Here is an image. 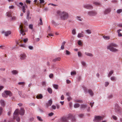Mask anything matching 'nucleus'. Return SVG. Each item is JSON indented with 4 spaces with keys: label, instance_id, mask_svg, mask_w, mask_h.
Returning a JSON list of instances; mask_svg holds the SVG:
<instances>
[{
    "label": "nucleus",
    "instance_id": "4c0bfd02",
    "mask_svg": "<svg viewBox=\"0 0 122 122\" xmlns=\"http://www.w3.org/2000/svg\"><path fill=\"white\" fill-rule=\"evenodd\" d=\"M86 105L84 104H81V108H84L86 107Z\"/></svg>",
    "mask_w": 122,
    "mask_h": 122
},
{
    "label": "nucleus",
    "instance_id": "dca6fc26",
    "mask_svg": "<svg viewBox=\"0 0 122 122\" xmlns=\"http://www.w3.org/2000/svg\"><path fill=\"white\" fill-rule=\"evenodd\" d=\"M42 95L41 94H38L36 96V98L37 99H41L43 97Z\"/></svg>",
    "mask_w": 122,
    "mask_h": 122
},
{
    "label": "nucleus",
    "instance_id": "9b49d317",
    "mask_svg": "<svg viewBox=\"0 0 122 122\" xmlns=\"http://www.w3.org/2000/svg\"><path fill=\"white\" fill-rule=\"evenodd\" d=\"M26 54L23 53L20 55V59L21 60H24L26 58Z\"/></svg>",
    "mask_w": 122,
    "mask_h": 122
},
{
    "label": "nucleus",
    "instance_id": "f257e3e1",
    "mask_svg": "<svg viewBox=\"0 0 122 122\" xmlns=\"http://www.w3.org/2000/svg\"><path fill=\"white\" fill-rule=\"evenodd\" d=\"M57 13L59 15H60V18L61 20H65L68 18L69 15L67 12L64 11L62 12L58 10Z\"/></svg>",
    "mask_w": 122,
    "mask_h": 122
},
{
    "label": "nucleus",
    "instance_id": "39448f33",
    "mask_svg": "<svg viewBox=\"0 0 122 122\" xmlns=\"http://www.w3.org/2000/svg\"><path fill=\"white\" fill-rule=\"evenodd\" d=\"M19 110L16 109L13 115L14 119H16L17 121L19 122L20 121V119L18 116L19 115Z\"/></svg>",
    "mask_w": 122,
    "mask_h": 122
},
{
    "label": "nucleus",
    "instance_id": "0eeeda50",
    "mask_svg": "<svg viewBox=\"0 0 122 122\" xmlns=\"http://www.w3.org/2000/svg\"><path fill=\"white\" fill-rule=\"evenodd\" d=\"M115 110L116 112L118 114H121L122 112L121 108L117 104H115Z\"/></svg>",
    "mask_w": 122,
    "mask_h": 122
},
{
    "label": "nucleus",
    "instance_id": "774afa93",
    "mask_svg": "<svg viewBox=\"0 0 122 122\" xmlns=\"http://www.w3.org/2000/svg\"><path fill=\"white\" fill-rule=\"evenodd\" d=\"M42 85L44 86H46V83L45 82H43L42 83Z\"/></svg>",
    "mask_w": 122,
    "mask_h": 122
},
{
    "label": "nucleus",
    "instance_id": "680f3d73",
    "mask_svg": "<svg viewBox=\"0 0 122 122\" xmlns=\"http://www.w3.org/2000/svg\"><path fill=\"white\" fill-rule=\"evenodd\" d=\"M112 97H113V96L112 95H109L108 97L109 98H112Z\"/></svg>",
    "mask_w": 122,
    "mask_h": 122
},
{
    "label": "nucleus",
    "instance_id": "20e7f679",
    "mask_svg": "<svg viewBox=\"0 0 122 122\" xmlns=\"http://www.w3.org/2000/svg\"><path fill=\"white\" fill-rule=\"evenodd\" d=\"M13 95V94L10 91L8 90L5 91L2 94V96L5 98H7L9 96L10 97H11Z\"/></svg>",
    "mask_w": 122,
    "mask_h": 122
},
{
    "label": "nucleus",
    "instance_id": "603ef678",
    "mask_svg": "<svg viewBox=\"0 0 122 122\" xmlns=\"http://www.w3.org/2000/svg\"><path fill=\"white\" fill-rule=\"evenodd\" d=\"M82 65L84 66H86V64L85 62L84 61H82L81 62Z\"/></svg>",
    "mask_w": 122,
    "mask_h": 122
},
{
    "label": "nucleus",
    "instance_id": "423d86ee",
    "mask_svg": "<svg viewBox=\"0 0 122 122\" xmlns=\"http://www.w3.org/2000/svg\"><path fill=\"white\" fill-rule=\"evenodd\" d=\"M20 32L22 35H24L25 34V33H23L27 31V29L26 28V27L24 26L23 27L22 25H20Z\"/></svg>",
    "mask_w": 122,
    "mask_h": 122
},
{
    "label": "nucleus",
    "instance_id": "f8f14e48",
    "mask_svg": "<svg viewBox=\"0 0 122 122\" xmlns=\"http://www.w3.org/2000/svg\"><path fill=\"white\" fill-rule=\"evenodd\" d=\"M19 114L21 115H23L25 113V110L24 108H21L19 112Z\"/></svg>",
    "mask_w": 122,
    "mask_h": 122
},
{
    "label": "nucleus",
    "instance_id": "bb28decb",
    "mask_svg": "<svg viewBox=\"0 0 122 122\" xmlns=\"http://www.w3.org/2000/svg\"><path fill=\"white\" fill-rule=\"evenodd\" d=\"M47 91L50 93L51 94L52 93V90L49 87L48 88Z\"/></svg>",
    "mask_w": 122,
    "mask_h": 122
},
{
    "label": "nucleus",
    "instance_id": "c9c22d12",
    "mask_svg": "<svg viewBox=\"0 0 122 122\" xmlns=\"http://www.w3.org/2000/svg\"><path fill=\"white\" fill-rule=\"evenodd\" d=\"M103 37L106 40H109L110 38V36H103Z\"/></svg>",
    "mask_w": 122,
    "mask_h": 122
},
{
    "label": "nucleus",
    "instance_id": "72a5a7b5",
    "mask_svg": "<svg viewBox=\"0 0 122 122\" xmlns=\"http://www.w3.org/2000/svg\"><path fill=\"white\" fill-rule=\"evenodd\" d=\"M114 72V71L113 70L111 71H110L109 73L108 74V76L110 77Z\"/></svg>",
    "mask_w": 122,
    "mask_h": 122
},
{
    "label": "nucleus",
    "instance_id": "aec40b11",
    "mask_svg": "<svg viewBox=\"0 0 122 122\" xmlns=\"http://www.w3.org/2000/svg\"><path fill=\"white\" fill-rule=\"evenodd\" d=\"M30 12L29 11H28L27 12V19L29 20L31 19V17L30 16Z\"/></svg>",
    "mask_w": 122,
    "mask_h": 122
},
{
    "label": "nucleus",
    "instance_id": "052dcab7",
    "mask_svg": "<svg viewBox=\"0 0 122 122\" xmlns=\"http://www.w3.org/2000/svg\"><path fill=\"white\" fill-rule=\"evenodd\" d=\"M109 84V83L108 82H106L105 83V86H107Z\"/></svg>",
    "mask_w": 122,
    "mask_h": 122
},
{
    "label": "nucleus",
    "instance_id": "ddd939ff",
    "mask_svg": "<svg viewBox=\"0 0 122 122\" xmlns=\"http://www.w3.org/2000/svg\"><path fill=\"white\" fill-rule=\"evenodd\" d=\"M84 7L87 9H91L93 8L92 6L89 5H85L84 6Z\"/></svg>",
    "mask_w": 122,
    "mask_h": 122
},
{
    "label": "nucleus",
    "instance_id": "4468645a",
    "mask_svg": "<svg viewBox=\"0 0 122 122\" xmlns=\"http://www.w3.org/2000/svg\"><path fill=\"white\" fill-rule=\"evenodd\" d=\"M52 101L51 99H50L48 103L46 104V107H48L49 106H51L52 104Z\"/></svg>",
    "mask_w": 122,
    "mask_h": 122
},
{
    "label": "nucleus",
    "instance_id": "4be33fe9",
    "mask_svg": "<svg viewBox=\"0 0 122 122\" xmlns=\"http://www.w3.org/2000/svg\"><path fill=\"white\" fill-rule=\"evenodd\" d=\"M0 102L2 106L4 107L5 106V103L4 100H0Z\"/></svg>",
    "mask_w": 122,
    "mask_h": 122
},
{
    "label": "nucleus",
    "instance_id": "c03bdc74",
    "mask_svg": "<svg viewBox=\"0 0 122 122\" xmlns=\"http://www.w3.org/2000/svg\"><path fill=\"white\" fill-rule=\"evenodd\" d=\"M112 118L115 120H116L117 119V117L115 115L112 116Z\"/></svg>",
    "mask_w": 122,
    "mask_h": 122
},
{
    "label": "nucleus",
    "instance_id": "b1692460",
    "mask_svg": "<svg viewBox=\"0 0 122 122\" xmlns=\"http://www.w3.org/2000/svg\"><path fill=\"white\" fill-rule=\"evenodd\" d=\"M85 54L86 55L92 57L93 56V55L90 53L86 52H85Z\"/></svg>",
    "mask_w": 122,
    "mask_h": 122
},
{
    "label": "nucleus",
    "instance_id": "e433bc0d",
    "mask_svg": "<svg viewBox=\"0 0 122 122\" xmlns=\"http://www.w3.org/2000/svg\"><path fill=\"white\" fill-rule=\"evenodd\" d=\"M77 43L78 45L80 46H82L83 45L82 42L81 40H78Z\"/></svg>",
    "mask_w": 122,
    "mask_h": 122
},
{
    "label": "nucleus",
    "instance_id": "2f4dec72",
    "mask_svg": "<svg viewBox=\"0 0 122 122\" xmlns=\"http://www.w3.org/2000/svg\"><path fill=\"white\" fill-rule=\"evenodd\" d=\"M88 92L91 96H93V93L92 90L90 89L89 90Z\"/></svg>",
    "mask_w": 122,
    "mask_h": 122
},
{
    "label": "nucleus",
    "instance_id": "1a4fd4ad",
    "mask_svg": "<svg viewBox=\"0 0 122 122\" xmlns=\"http://www.w3.org/2000/svg\"><path fill=\"white\" fill-rule=\"evenodd\" d=\"M111 10V9L110 8H107L104 11L103 13L105 15L108 14L110 13Z\"/></svg>",
    "mask_w": 122,
    "mask_h": 122
},
{
    "label": "nucleus",
    "instance_id": "13d9d810",
    "mask_svg": "<svg viewBox=\"0 0 122 122\" xmlns=\"http://www.w3.org/2000/svg\"><path fill=\"white\" fill-rule=\"evenodd\" d=\"M40 0V3L41 4L43 3L44 2V0Z\"/></svg>",
    "mask_w": 122,
    "mask_h": 122
},
{
    "label": "nucleus",
    "instance_id": "bf43d9fd",
    "mask_svg": "<svg viewBox=\"0 0 122 122\" xmlns=\"http://www.w3.org/2000/svg\"><path fill=\"white\" fill-rule=\"evenodd\" d=\"M53 74H51L49 75V77L50 78H52L53 76Z\"/></svg>",
    "mask_w": 122,
    "mask_h": 122
},
{
    "label": "nucleus",
    "instance_id": "e2e57ef3",
    "mask_svg": "<svg viewBox=\"0 0 122 122\" xmlns=\"http://www.w3.org/2000/svg\"><path fill=\"white\" fill-rule=\"evenodd\" d=\"M29 48L30 50H32L33 49V47L32 46H29L28 47Z\"/></svg>",
    "mask_w": 122,
    "mask_h": 122
},
{
    "label": "nucleus",
    "instance_id": "f3484780",
    "mask_svg": "<svg viewBox=\"0 0 122 122\" xmlns=\"http://www.w3.org/2000/svg\"><path fill=\"white\" fill-rule=\"evenodd\" d=\"M72 115V117H70L69 118V119H71V120L72 122H75L76 121V119L75 118V116H73L72 114H71Z\"/></svg>",
    "mask_w": 122,
    "mask_h": 122
},
{
    "label": "nucleus",
    "instance_id": "8fccbe9b",
    "mask_svg": "<svg viewBox=\"0 0 122 122\" xmlns=\"http://www.w3.org/2000/svg\"><path fill=\"white\" fill-rule=\"evenodd\" d=\"M78 56L79 57H81L82 56V54L80 51H78Z\"/></svg>",
    "mask_w": 122,
    "mask_h": 122
},
{
    "label": "nucleus",
    "instance_id": "7c9ffc66",
    "mask_svg": "<svg viewBox=\"0 0 122 122\" xmlns=\"http://www.w3.org/2000/svg\"><path fill=\"white\" fill-rule=\"evenodd\" d=\"M74 102H79L80 103H82L83 102V101L82 100L77 99L75 100Z\"/></svg>",
    "mask_w": 122,
    "mask_h": 122
},
{
    "label": "nucleus",
    "instance_id": "3c124183",
    "mask_svg": "<svg viewBox=\"0 0 122 122\" xmlns=\"http://www.w3.org/2000/svg\"><path fill=\"white\" fill-rule=\"evenodd\" d=\"M39 23L41 25H42L43 24L42 19L41 18L40 19Z\"/></svg>",
    "mask_w": 122,
    "mask_h": 122
},
{
    "label": "nucleus",
    "instance_id": "0e129e2a",
    "mask_svg": "<svg viewBox=\"0 0 122 122\" xmlns=\"http://www.w3.org/2000/svg\"><path fill=\"white\" fill-rule=\"evenodd\" d=\"M29 28H30V29H32L33 28V25H29Z\"/></svg>",
    "mask_w": 122,
    "mask_h": 122
},
{
    "label": "nucleus",
    "instance_id": "a19ab883",
    "mask_svg": "<svg viewBox=\"0 0 122 122\" xmlns=\"http://www.w3.org/2000/svg\"><path fill=\"white\" fill-rule=\"evenodd\" d=\"M66 55H69L71 54L70 52L68 50L66 51Z\"/></svg>",
    "mask_w": 122,
    "mask_h": 122
},
{
    "label": "nucleus",
    "instance_id": "338daca9",
    "mask_svg": "<svg viewBox=\"0 0 122 122\" xmlns=\"http://www.w3.org/2000/svg\"><path fill=\"white\" fill-rule=\"evenodd\" d=\"M70 107V108L72 107V104L71 102H70L69 104Z\"/></svg>",
    "mask_w": 122,
    "mask_h": 122
},
{
    "label": "nucleus",
    "instance_id": "69168bd1",
    "mask_svg": "<svg viewBox=\"0 0 122 122\" xmlns=\"http://www.w3.org/2000/svg\"><path fill=\"white\" fill-rule=\"evenodd\" d=\"M118 36L121 37V36H122V35L121 33L120 32V33H118Z\"/></svg>",
    "mask_w": 122,
    "mask_h": 122
},
{
    "label": "nucleus",
    "instance_id": "c85d7f7f",
    "mask_svg": "<svg viewBox=\"0 0 122 122\" xmlns=\"http://www.w3.org/2000/svg\"><path fill=\"white\" fill-rule=\"evenodd\" d=\"M84 36V35L83 34L81 33H79L78 34L77 37L78 38H81L82 37Z\"/></svg>",
    "mask_w": 122,
    "mask_h": 122
},
{
    "label": "nucleus",
    "instance_id": "f03ea898",
    "mask_svg": "<svg viewBox=\"0 0 122 122\" xmlns=\"http://www.w3.org/2000/svg\"><path fill=\"white\" fill-rule=\"evenodd\" d=\"M118 45L114 43H112L107 47L108 49L110 51L113 52H117L118 51V50L114 47H117Z\"/></svg>",
    "mask_w": 122,
    "mask_h": 122
},
{
    "label": "nucleus",
    "instance_id": "ea45409f",
    "mask_svg": "<svg viewBox=\"0 0 122 122\" xmlns=\"http://www.w3.org/2000/svg\"><path fill=\"white\" fill-rule=\"evenodd\" d=\"M37 118L38 120L42 122L43 120L41 119V117L39 116H37Z\"/></svg>",
    "mask_w": 122,
    "mask_h": 122
},
{
    "label": "nucleus",
    "instance_id": "c756f323",
    "mask_svg": "<svg viewBox=\"0 0 122 122\" xmlns=\"http://www.w3.org/2000/svg\"><path fill=\"white\" fill-rule=\"evenodd\" d=\"M80 106L79 104L78 103L75 104L74 105V107L75 108H77L78 107Z\"/></svg>",
    "mask_w": 122,
    "mask_h": 122
},
{
    "label": "nucleus",
    "instance_id": "f704fd0d",
    "mask_svg": "<svg viewBox=\"0 0 122 122\" xmlns=\"http://www.w3.org/2000/svg\"><path fill=\"white\" fill-rule=\"evenodd\" d=\"M76 18L77 20L80 21H81L82 20V19L80 16H77Z\"/></svg>",
    "mask_w": 122,
    "mask_h": 122
},
{
    "label": "nucleus",
    "instance_id": "7ed1b4c3",
    "mask_svg": "<svg viewBox=\"0 0 122 122\" xmlns=\"http://www.w3.org/2000/svg\"><path fill=\"white\" fill-rule=\"evenodd\" d=\"M72 117V115L71 114H69L66 117H63L60 118L58 120V122H67L68 120L69 119V118Z\"/></svg>",
    "mask_w": 122,
    "mask_h": 122
},
{
    "label": "nucleus",
    "instance_id": "a211bd4d",
    "mask_svg": "<svg viewBox=\"0 0 122 122\" xmlns=\"http://www.w3.org/2000/svg\"><path fill=\"white\" fill-rule=\"evenodd\" d=\"M5 36H7L11 34V32L10 31H8L4 32Z\"/></svg>",
    "mask_w": 122,
    "mask_h": 122
},
{
    "label": "nucleus",
    "instance_id": "4d7b16f0",
    "mask_svg": "<svg viewBox=\"0 0 122 122\" xmlns=\"http://www.w3.org/2000/svg\"><path fill=\"white\" fill-rule=\"evenodd\" d=\"M54 114L53 113L51 112L48 114V115L49 116H53Z\"/></svg>",
    "mask_w": 122,
    "mask_h": 122
},
{
    "label": "nucleus",
    "instance_id": "09e8293b",
    "mask_svg": "<svg viewBox=\"0 0 122 122\" xmlns=\"http://www.w3.org/2000/svg\"><path fill=\"white\" fill-rule=\"evenodd\" d=\"M79 117L81 118L83 117L84 116V115L83 114H80L78 115Z\"/></svg>",
    "mask_w": 122,
    "mask_h": 122
},
{
    "label": "nucleus",
    "instance_id": "cd10ccee",
    "mask_svg": "<svg viewBox=\"0 0 122 122\" xmlns=\"http://www.w3.org/2000/svg\"><path fill=\"white\" fill-rule=\"evenodd\" d=\"M18 93L20 97H24L22 95V92L21 91H18Z\"/></svg>",
    "mask_w": 122,
    "mask_h": 122
},
{
    "label": "nucleus",
    "instance_id": "864d4df0",
    "mask_svg": "<svg viewBox=\"0 0 122 122\" xmlns=\"http://www.w3.org/2000/svg\"><path fill=\"white\" fill-rule=\"evenodd\" d=\"M52 23L55 26H56L57 25L56 24V23L53 20L52 21Z\"/></svg>",
    "mask_w": 122,
    "mask_h": 122
},
{
    "label": "nucleus",
    "instance_id": "79ce46f5",
    "mask_svg": "<svg viewBox=\"0 0 122 122\" xmlns=\"http://www.w3.org/2000/svg\"><path fill=\"white\" fill-rule=\"evenodd\" d=\"M122 12V9H120L117 10V12L118 14H120Z\"/></svg>",
    "mask_w": 122,
    "mask_h": 122
},
{
    "label": "nucleus",
    "instance_id": "412c9836",
    "mask_svg": "<svg viewBox=\"0 0 122 122\" xmlns=\"http://www.w3.org/2000/svg\"><path fill=\"white\" fill-rule=\"evenodd\" d=\"M61 59V58L59 57L56 58L53 60V61L55 62L57 61H60Z\"/></svg>",
    "mask_w": 122,
    "mask_h": 122
},
{
    "label": "nucleus",
    "instance_id": "9d476101",
    "mask_svg": "<svg viewBox=\"0 0 122 122\" xmlns=\"http://www.w3.org/2000/svg\"><path fill=\"white\" fill-rule=\"evenodd\" d=\"M97 14V13L94 11H91L88 13V15L90 16H94Z\"/></svg>",
    "mask_w": 122,
    "mask_h": 122
},
{
    "label": "nucleus",
    "instance_id": "6ab92c4d",
    "mask_svg": "<svg viewBox=\"0 0 122 122\" xmlns=\"http://www.w3.org/2000/svg\"><path fill=\"white\" fill-rule=\"evenodd\" d=\"M12 73L13 74L15 75L18 74V71L17 70H14L12 71Z\"/></svg>",
    "mask_w": 122,
    "mask_h": 122
},
{
    "label": "nucleus",
    "instance_id": "58836bf2",
    "mask_svg": "<svg viewBox=\"0 0 122 122\" xmlns=\"http://www.w3.org/2000/svg\"><path fill=\"white\" fill-rule=\"evenodd\" d=\"M86 32L88 34H91L92 33L91 30L89 29H88L86 30Z\"/></svg>",
    "mask_w": 122,
    "mask_h": 122
},
{
    "label": "nucleus",
    "instance_id": "5701e85b",
    "mask_svg": "<svg viewBox=\"0 0 122 122\" xmlns=\"http://www.w3.org/2000/svg\"><path fill=\"white\" fill-rule=\"evenodd\" d=\"M12 14V12L10 11L8 12L7 13V15L9 17H11Z\"/></svg>",
    "mask_w": 122,
    "mask_h": 122
},
{
    "label": "nucleus",
    "instance_id": "a878e982",
    "mask_svg": "<svg viewBox=\"0 0 122 122\" xmlns=\"http://www.w3.org/2000/svg\"><path fill=\"white\" fill-rule=\"evenodd\" d=\"M25 83L24 82H19L18 84L19 85H22V87H24Z\"/></svg>",
    "mask_w": 122,
    "mask_h": 122
},
{
    "label": "nucleus",
    "instance_id": "393cba45",
    "mask_svg": "<svg viewBox=\"0 0 122 122\" xmlns=\"http://www.w3.org/2000/svg\"><path fill=\"white\" fill-rule=\"evenodd\" d=\"M66 42L64 41L62 44V45L61 46V48L62 50L64 49V45L66 43Z\"/></svg>",
    "mask_w": 122,
    "mask_h": 122
},
{
    "label": "nucleus",
    "instance_id": "473e14b6",
    "mask_svg": "<svg viewBox=\"0 0 122 122\" xmlns=\"http://www.w3.org/2000/svg\"><path fill=\"white\" fill-rule=\"evenodd\" d=\"M53 86L54 88L55 89H58L59 86L58 85L54 84L53 85Z\"/></svg>",
    "mask_w": 122,
    "mask_h": 122
},
{
    "label": "nucleus",
    "instance_id": "a18cd8bd",
    "mask_svg": "<svg viewBox=\"0 0 122 122\" xmlns=\"http://www.w3.org/2000/svg\"><path fill=\"white\" fill-rule=\"evenodd\" d=\"M28 40V39L27 38H26L25 39H24L23 40V41L25 43L27 42Z\"/></svg>",
    "mask_w": 122,
    "mask_h": 122
},
{
    "label": "nucleus",
    "instance_id": "49530a36",
    "mask_svg": "<svg viewBox=\"0 0 122 122\" xmlns=\"http://www.w3.org/2000/svg\"><path fill=\"white\" fill-rule=\"evenodd\" d=\"M72 33L73 35H75L76 34V30L75 29H73L72 32Z\"/></svg>",
    "mask_w": 122,
    "mask_h": 122
},
{
    "label": "nucleus",
    "instance_id": "de8ad7c7",
    "mask_svg": "<svg viewBox=\"0 0 122 122\" xmlns=\"http://www.w3.org/2000/svg\"><path fill=\"white\" fill-rule=\"evenodd\" d=\"M111 79L112 81L116 80V78L114 76H113L111 78Z\"/></svg>",
    "mask_w": 122,
    "mask_h": 122
},
{
    "label": "nucleus",
    "instance_id": "5fc2aeb1",
    "mask_svg": "<svg viewBox=\"0 0 122 122\" xmlns=\"http://www.w3.org/2000/svg\"><path fill=\"white\" fill-rule=\"evenodd\" d=\"M0 48L2 49H4L5 48V46L4 45L0 46Z\"/></svg>",
    "mask_w": 122,
    "mask_h": 122
},
{
    "label": "nucleus",
    "instance_id": "6e6d98bb",
    "mask_svg": "<svg viewBox=\"0 0 122 122\" xmlns=\"http://www.w3.org/2000/svg\"><path fill=\"white\" fill-rule=\"evenodd\" d=\"M52 108L53 109H55L56 108V106L54 105H53L51 106Z\"/></svg>",
    "mask_w": 122,
    "mask_h": 122
},
{
    "label": "nucleus",
    "instance_id": "6e6552de",
    "mask_svg": "<svg viewBox=\"0 0 122 122\" xmlns=\"http://www.w3.org/2000/svg\"><path fill=\"white\" fill-rule=\"evenodd\" d=\"M103 120V117L100 116H96L94 121L95 122H99Z\"/></svg>",
    "mask_w": 122,
    "mask_h": 122
},
{
    "label": "nucleus",
    "instance_id": "37998d69",
    "mask_svg": "<svg viewBox=\"0 0 122 122\" xmlns=\"http://www.w3.org/2000/svg\"><path fill=\"white\" fill-rule=\"evenodd\" d=\"M76 72L75 71H72L71 73V75H76Z\"/></svg>",
    "mask_w": 122,
    "mask_h": 122
},
{
    "label": "nucleus",
    "instance_id": "2eb2a0df",
    "mask_svg": "<svg viewBox=\"0 0 122 122\" xmlns=\"http://www.w3.org/2000/svg\"><path fill=\"white\" fill-rule=\"evenodd\" d=\"M93 5L97 6H101V5L100 3L98 2H93Z\"/></svg>",
    "mask_w": 122,
    "mask_h": 122
}]
</instances>
